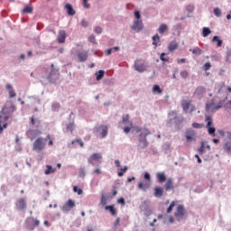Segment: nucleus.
Segmentation results:
<instances>
[{"label":"nucleus","mask_w":231,"mask_h":231,"mask_svg":"<svg viewBox=\"0 0 231 231\" xmlns=\"http://www.w3.org/2000/svg\"><path fill=\"white\" fill-rule=\"evenodd\" d=\"M15 109H16V106L14 105H12L8 108L5 107L3 111L0 113V134H3L4 129L7 128L8 125L6 121L13 115Z\"/></svg>","instance_id":"1"},{"label":"nucleus","mask_w":231,"mask_h":231,"mask_svg":"<svg viewBox=\"0 0 231 231\" xmlns=\"http://www.w3.org/2000/svg\"><path fill=\"white\" fill-rule=\"evenodd\" d=\"M135 132L141 133L139 134V146L141 148L144 149L148 146V142H147V136L151 134V132L146 129V128H135Z\"/></svg>","instance_id":"2"},{"label":"nucleus","mask_w":231,"mask_h":231,"mask_svg":"<svg viewBox=\"0 0 231 231\" xmlns=\"http://www.w3.org/2000/svg\"><path fill=\"white\" fill-rule=\"evenodd\" d=\"M173 216L176 220L180 221L187 217V210L182 204H179L176 206Z\"/></svg>","instance_id":"3"},{"label":"nucleus","mask_w":231,"mask_h":231,"mask_svg":"<svg viewBox=\"0 0 231 231\" xmlns=\"http://www.w3.org/2000/svg\"><path fill=\"white\" fill-rule=\"evenodd\" d=\"M45 146V140L42 137H39L33 143V150L36 152H41L44 150Z\"/></svg>","instance_id":"4"},{"label":"nucleus","mask_w":231,"mask_h":231,"mask_svg":"<svg viewBox=\"0 0 231 231\" xmlns=\"http://www.w3.org/2000/svg\"><path fill=\"white\" fill-rule=\"evenodd\" d=\"M185 138L188 143H192L197 141V133L191 129L189 128L185 132Z\"/></svg>","instance_id":"5"},{"label":"nucleus","mask_w":231,"mask_h":231,"mask_svg":"<svg viewBox=\"0 0 231 231\" xmlns=\"http://www.w3.org/2000/svg\"><path fill=\"white\" fill-rule=\"evenodd\" d=\"M206 122H207V128H208V134L212 136H216V128L212 127L213 125V119L210 116L206 117Z\"/></svg>","instance_id":"6"},{"label":"nucleus","mask_w":231,"mask_h":231,"mask_svg":"<svg viewBox=\"0 0 231 231\" xmlns=\"http://www.w3.org/2000/svg\"><path fill=\"white\" fill-rule=\"evenodd\" d=\"M191 103H192V100H189V101L184 100L181 102V107L185 113H187L189 110L190 112L195 111V106L191 105Z\"/></svg>","instance_id":"7"},{"label":"nucleus","mask_w":231,"mask_h":231,"mask_svg":"<svg viewBox=\"0 0 231 231\" xmlns=\"http://www.w3.org/2000/svg\"><path fill=\"white\" fill-rule=\"evenodd\" d=\"M102 156L99 153H94L91 155V157L88 159V162L92 165H94V162H97L101 163Z\"/></svg>","instance_id":"8"},{"label":"nucleus","mask_w":231,"mask_h":231,"mask_svg":"<svg viewBox=\"0 0 231 231\" xmlns=\"http://www.w3.org/2000/svg\"><path fill=\"white\" fill-rule=\"evenodd\" d=\"M143 29V23L142 21H135L134 22V25H132V30L139 32Z\"/></svg>","instance_id":"9"},{"label":"nucleus","mask_w":231,"mask_h":231,"mask_svg":"<svg viewBox=\"0 0 231 231\" xmlns=\"http://www.w3.org/2000/svg\"><path fill=\"white\" fill-rule=\"evenodd\" d=\"M164 188H165V190H166V191L174 189L173 179L168 178V179L166 180L165 184H164Z\"/></svg>","instance_id":"10"},{"label":"nucleus","mask_w":231,"mask_h":231,"mask_svg":"<svg viewBox=\"0 0 231 231\" xmlns=\"http://www.w3.org/2000/svg\"><path fill=\"white\" fill-rule=\"evenodd\" d=\"M15 206H16L17 209L23 210V209L26 208V207H27L26 200L23 198L19 199L17 200V202L15 203Z\"/></svg>","instance_id":"11"},{"label":"nucleus","mask_w":231,"mask_h":231,"mask_svg":"<svg viewBox=\"0 0 231 231\" xmlns=\"http://www.w3.org/2000/svg\"><path fill=\"white\" fill-rule=\"evenodd\" d=\"M76 206V203L72 199H69L68 202L62 207L63 211H69Z\"/></svg>","instance_id":"12"},{"label":"nucleus","mask_w":231,"mask_h":231,"mask_svg":"<svg viewBox=\"0 0 231 231\" xmlns=\"http://www.w3.org/2000/svg\"><path fill=\"white\" fill-rule=\"evenodd\" d=\"M221 107H222L221 103H219L217 106H215V104L213 102L206 105L207 111H209L210 109L212 111H217V110L220 109Z\"/></svg>","instance_id":"13"},{"label":"nucleus","mask_w":231,"mask_h":231,"mask_svg":"<svg viewBox=\"0 0 231 231\" xmlns=\"http://www.w3.org/2000/svg\"><path fill=\"white\" fill-rule=\"evenodd\" d=\"M67 38V33L65 31H60L59 32V36H58V42L59 43H64Z\"/></svg>","instance_id":"14"},{"label":"nucleus","mask_w":231,"mask_h":231,"mask_svg":"<svg viewBox=\"0 0 231 231\" xmlns=\"http://www.w3.org/2000/svg\"><path fill=\"white\" fill-rule=\"evenodd\" d=\"M157 180L159 183H163L167 180L166 175L164 172H157Z\"/></svg>","instance_id":"15"},{"label":"nucleus","mask_w":231,"mask_h":231,"mask_svg":"<svg viewBox=\"0 0 231 231\" xmlns=\"http://www.w3.org/2000/svg\"><path fill=\"white\" fill-rule=\"evenodd\" d=\"M151 186L150 182H139L137 187L144 191H146Z\"/></svg>","instance_id":"16"},{"label":"nucleus","mask_w":231,"mask_h":231,"mask_svg":"<svg viewBox=\"0 0 231 231\" xmlns=\"http://www.w3.org/2000/svg\"><path fill=\"white\" fill-rule=\"evenodd\" d=\"M88 53L87 51L80 52L78 54V58L81 62H84L88 60Z\"/></svg>","instance_id":"17"},{"label":"nucleus","mask_w":231,"mask_h":231,"mask_svg":"<svg viewBox=\"0 0 231 231\" xmlns=\"http://www.w3.org/2000/svg\"><path fill=\"white\" fill-rule=\"evenodd\" d=\"M6 89L8 90L9 96L11 98L16 97V93L14 92V90L13 89V87L10 84L6 85Z\"/></svg>","instance_id":"18"},{"label":"nucleus","mask_w":231,"mask_h":231,"mask_svg":"<svg viewBox=\"0 0 231 231\" xmlns=\"http://www.w3.org/2000/svg\"><path fill=\"white\" fill-rule=\"evenodd\" d=\"M153 189L155 190V193L153 194L155 197L160 198L163 195V188L155 187Z\"/></svg>","instance_id":"19"},{"label":"nucleus","mask_w":231,"mask_h":231,"mask_svg":"<svg viewBox=\"0 0 231 231\" xmlns=\"http://www.w3.org/2000/svg\"><path fill=\"white\" fill-rule=\"evenodd\" d=\"M205 93H206V88L203 87H198L194 91V94L197 96H201Z\"/></svg>","instance_id":"20"},{"label":"nucleus","mask_w":231,"mask_h":231,"mask_svg":"<svg viewBox=\"0 0 231 231\" xmlns=\"http://www.w3.org/2000/svg\"><path fill=\"white\" fill-rule=\"evenodd\" d=\"M65 8L67 9L68 11V14L71 16L75 15L76 14V12L75 10L73 9L72 5L68 4L66 5Z\"/></svg>","instance_id":"21"},{"label":"nucleus","mask_w":231,"mask_h":231,"mask_svg":"<svg viewBox=\"0 0 231 231\" xmlns=\"http://www.w3.org/2000/svg\"><path fill=\"white\" fill-rule=\"evenodd\" d=\"M105 209L110 211V214H112V216H116L117 213L116 209L115 208V206L113 205L105 207Z\"/></svg>","instance_id":"22"},{"label":"nucleus","mask_w":231,"mask_h":231,"mask_svg":"<svg viewBox=\"0 0 231 231\" xmlns=\"http://www.w3.org/2000/svg\"><path fill=\"white\" fill-rule=\"evenodd\" d=\"M177 49H178V43L176 42H171L169 46H168V50L170 51H173Z\"/></svg>","instance_id":"23"},{"label":"nucleus","mask_w":231,"mask_h":231,"mask_svg":"<svg viewBox=\"0 0 231 231\" xmlns=\"http://www.w3.org/2000/svg\"><path fill=\"white\" fill-rule=\"evenodd\" d=\"M135 70L139 72H143L146 70V68L143 64H138L137 62H135Z\"/></svg>","instance_id":"24"},{"label":"nucleus","mask_w":231,"mask_h":231,"mask_svg":"<svg viewBox=\"0 0 231 231\" xmlns=\"http://www.w3.org/2000/svg\"><path fill=\"white\" fill-rule=\"evenodd\" d=\"M167 31H168V26H167V24H161V25L159 26L158 32H159L160 34H164V32H167Z\"/></svg>","instance_id":"25"},{"label":"nucleus","mask_w":231,"mask_h":231,"mask_svg":"<svg viewBox=\"0 0 231 231\" xmlns=\"http://www.w3.org/2000/svg\"><path fill=\"white\" fill-rule=\"evenodd\" d=\"M212 33L211 30L208 27H204L202 29V36L204 38L208 37V35H210Z\"/></svg>","instance_id":"26"},{"label":"nucleus","mask_w":231,"mask_h":231,"mask_svg":"<svg viewBox=\"0 0 231 231\" xmlns=\"http://www.w3.org/2000/svg\"><path fill=\"white\" fill-rule=\"evenodd\" d=\"M223 148H224V151H226L228 153H231V141L225 143Z\"/></svg>","instance_id":"27"},{"label":"nucleus","mask_w":231,"mask_h":231,"mask_svg":"<svg viewBox=\"0 0 231 231\" xmlns=\"http://www.w3.org/2000/svg\"><path fill=\"white\" fill-rule=\"evenodd\" d=\"M217 42V47H221L223 44V41L219 40L218 36H215L212 38V42Z\"/></svg>","instance_id":"28"},{"label":"nucleus","mask_w":231,"mask_h":231,"mask_svg":"<svg viewBox=\"0 0 231 231\" xmlns=\"http://www.w3.org/2000/svg\"><path fill=\"white\" fill-rule=\"evenodd\" d=\"M189 51H191L195 55H201L202 54V50L199 47H196L192 50H189Z\"/></svg>","instance_id":"29"},{"label":"nucleus","mask_w":231,"mask_h":231,"mask_svg":"<svg viewBox=\"0 0 231 231\" xmlns=\"http://www.w3.org/2000/svg\"><path fill=\"white\" fill-rule=\"evenodd\" d=\"M152 40L153 41V42L152 44H153V46H155V48L158 46V42H160V37L158 34H156L155 36H153V38H152Z\"/></svg>","instance_id":"30"},{"label":"nucleus","mask_w":231,"mask_h":231,"mask_svg":"<svg viewBox=\"0 0 231 231\" xmlns=\"http://www.w3.org/2000/svg\"><path fill=\"white\" fill-rule=\"evenodd\" d=\"M119 50H120L119 47H115V48H112V49H108V50H106V51H105V54L111 55L112 52L118 51Z\"/></svg>","instance_id":"31"},{"label":"nucleus","mask_w":231,"mask_h":231,"mask_svg":"<svg viewBox=\"0 0 231 231\" xmlns=\"http://www.w3.org/2000/svg\"><path fill=\"white\" fill-rule=\"evenodd\" d=\"M176 206V202L175 201H171V204H170V206L167 208V209H166V213L167 214H170L171 211H172V209H173V208Z\"/></svg>","instance_id":"32"},{"label":"nucleus","mask_w":231,"mask_h":231,"mask_svg":"<svg viewBox=\"0 0 231 231\" xmlns=\"http://www.w3.org/2000/svg\"><path fill=\"white\" fill-rule=\"evenodd\" d=\"M180 76L181 79H186L189 78V73L187 70H182V71L180 72Z\"/></svg>","instance_id":"33"},{"label":"nucleus","mask_w":231,"mask_h":231,"mask_svg":"<svg viewBox=\"0 0 231 231\" xmlns=\"http://www.w3.org/2000/svg\"><path fill=\"white\" fill-rule=\"evenodd\" d=\"M46 167H47V169L44 171V173L46 175H49L50 173L55 172V170L51 165H47Z\"/></svg>","instance_id":"34"},{"label":"nucleus","mask_w":231,"mask_h":231,"mask_svg":"<svg viewBox=\"0 0 231 231\" xmlns=\"http://www.w3.org/2000/svg\"><path fill=\"white\" fill-rule=\"evenodd\" d=\"M152 91H153V93H158V94L162 93V89L158 85L153 86V88L152 89Z\"/></svg>","instance_id":"35"},{"label":"nucleus","mask_w":231,"mask_h":231,"mask_svg":"<svg viewBox=\"0 0 231 231\" xmlns=\"http://www.w3.org/2000/svg\"><path fill=\"white\" fill-rule=\"evenodd\" d=\"M96 75H97V79L101 80L105 76V71L104 70H99V71L97 72Z\"/></svg>","instance_id":"36"},{"label":"nucleus","mask_w":231,"mask_h":231,"mask_svg":"<svg viewBox=\"0 0 231 231\" xmlns=\"http://www.w3.org/2000/svg\"><path fill=\"white\" fill-rule=\"evenodd\" d=\"M33 12V8L32 6H26L23 10V14H32Z\"/></svg>","instance_id":"37"},{"label":"nucleus","mask_w":231,"mask_h":231,"mask_svg":"<svg viewBox=\"0 0 231 231\" xmlns=\"http://www.w3.org/2000/svg\"><path fill=\"white\" fill-rule=\"evenodd\" d=\"M226 62L230 63L231 64V51H226Z\"/></svg>","instance_id":"38"},{"label":"nucleus","mask_w":231,"mask_h":231,"mask_svg":"<svg viewBox=\"0 0 231 231\" xmlns=\"http://www.w3.org/2000/svg\"><path fill=\"white\" fill-rule=\"evenodd\" d=\"M214 14L217 16V17H220L221 14H222V12L219 8H215L214 9Z\"/></svg>","instance_id":"39"},{"label":"nucleus","mask_w":231,"mask_h":231,"mask_svg":"<svg viewBox=\"0 0 231 231\" xmlns=\"http://www.w3.org/2000/svg\"><path fill=\"white\" fill-rule=\"evenodd\" d=\"M107 135V126L103 127L101 130V136L106 137Z\"/></svg>","instance_id":"40"},{"label":"nucleus","mask_w":231,"mask_h":231,"mask_svg":"<svg viewBox=\"0 0 231 231\" xmlns=\"http://www.w3.org/2000/svg\"><path fill=\"white\" fill-rule=\"evenodd\" d=\"M192 127H193V128H196V129H199V128H203L204 125H201V124H199V123H193V124H192Z\"/></svg>","instance_id":"41"},{"label":"nucleus","mask_w":231,"mask_h":231,"mask_svg":"<svg viewBox=\"0 0 231 231\" xmlns=\"http://www.w3.org/2000/svg\"><path fill=\"white\" fill-rule=\"evenodd\" d=\"M129 115H125V116H123V123L124 124H127V123H129Z\"/></svg>","instance_id":"42"},{"label":"nucleus","mask_w":231,"mask_h":231,"mask_svg":"<svg viewBox=\"0 0 231 231\" xmlns=\"http://www.w3.org/2000/svg\"><path fill=\"white\" fill-rule=\"evenodd\" d=\"M165 56H166L165 53H162V54L160 55V60H161L162 61H163V62H169V60L164 58Z\"/></svg>","instance_id":"43"},{"label":"nucleus","mask_w":231,"mask_h":231,"mask_svg":"<svg viewBox=\"0 0 231 231\" xmlns=\"http://www.w3.org/2000/svg\"><path fill=\"white\" fill-rule=\"evenodd\" d=\"M73 190L75 192H78L79 195H81L83 193V190L81 189H79L77 186L73 188Z\"/></svg>","instance_id":"44"},{"label":"nucleus","mask_w":231,"mask_h":231,"mask_svg":"<svg viewBox=\"0 0 231 231\" xmlns=\"http://www.w3.org/2000/svg\"><path fill=\"white\" fill-rule=\"evenodd\" d=\"M75 143H78L80 144L81 147H84V143L82 142L81 139H77L75 141L72 142V143L74 144Z\"/></svg>","instance_id":"45"},{"label":"nucleus","mask_w":231,"mask_h":231,"mask_svg":"<svg viewBox=\"0 0 231 231\" xmlns=\"http://www.w3.org/2000/svg\"><path fill=\"white\" fill-rule=\"evenodd\" d=\"M211 68V64L209 62H207L204 64V70L207 71L208 69H210Z\"/></svg>","instance_id":"46"},{"label":"nucleus","mask_w":231,"mask_h":231,"mask_svg":"<svg viewBox=\"0 0 231 231\" xmlns=\"http://www.w3.org/2000/svg\"><path fill=\"white\" fill-rule=\"evenodd\" d=\"M47 140H50V142H49L50 146L53 145V140L51 138L50 134L47 135V138L44 140V142Z\"/></svg>","instance_id":"47"},{"label":"nucleus","mask_w":231,"mask_h":231,"mask_svg":"<svg viewBox=\"0 0 231 231\" xmlns=\"http://www.w3.org/2000/svg\"><path fill=\"white\" fill-rule=\"evenodd\" d=\"M199 154H203L204 153V152H205V146H204V144H202L200 147H199Z\"/></svg>","instance_id":"48"},{"label":"nucleus","mask_w":231,"mask_h":231,"mask_svg":"<svg viewBox=\"0 0 231 231\" xmlns=\"http://www.w3.org/2000/svg\"><path fill=\"white\" fill-rule=\"evenodd\" d=\"M88 2V0H83V5L87 9H88L90 7V5Z\"/></svg>","instance_id":"49"},{"label":"nucleus","mask_w":231,"mask_h":231,"mask_svg":"<svg viewBox=\"0 0 231 231\" xmlns=\"http://www.w3.org/2000/svg\"><path fill=\"white\" fill-rule=\"evenodd\" d=\"M117 203H119V204L125 206V200L124 198H121V199H117Z\"/></svg>","instance_id":"50"},{"label":"nucleus","mask_w":231,"mask_h":231,"mask_svg":"<svg viewBox=\"0 0 231 231\" xmlns=\"http://www.w3.org/2000/svg\"><path fill=\"white\" fill-rule=\"evenodd\" d=\"M144 178L146 179V180H148V182L151 181V175H150V173H148V172L144 173Z\"/></svg>","instance_id":"51"},{"label":"nucleus","mask_w":231,"mask_h":231,"mask_svg":"<svg viewBox=\"0 0 231 231\" xmlns=\"http://www.w3.org/2000/svg\"><path fill=\"white\" fill-rule=\"evenodd\" d=\"M81 25L86 28V27H88V23L86 20H82Z\"/></svg>","instance_id":"52"},{"label":"nucleus","mask_w":231,"mask_h":231,"mask_svg":"<svg viewBox=\"0 0 231 231\" xmlns=\"http://www.w3.org/2000/svg\"><path fill=\"white\" fill-rule=\"evenodd\" d=\"M53 71H54V65L51 64V74L48 76V79H49L52 77Z\"/></svg>","instance_id":"53"},{"label":"nucleus","mask_w":231,"mask_h":231,"mask_svg":"<svg viewBox=\"0 0 231 231\" xmlns=\"http://www.w3.org/2000/svg\"><path fill=\"white\" fill-rule=\"evenodd\" d=\"M95 32L97 33V34H100L102 32V28L101 27H97L95 29Z\"/></svg>","instance_id":"54"},{"label":"nucleus","mask_w":231,"mask_h":231,"mask_svg":"<svg viewBox=\"0 0 231 231\" xmlns=\"http://www.w3.org/2000/svg\"><path fill=\"white\" fill-rule=\"evenodd\" d=\"M134 15H135V18H136L137 20H139V19L141 18V14H140V12H138V11H135Z\"/></svg>","instance_id":"55"},{"label":"nucleus","mask_w":231,"mask_h":231,"mask_svg":"<svg viewBox=\"0 0 231 231\" xmlns=\"http://www.w3.org/2000/svg\"><path fill=\"white\" fill-rule=\"evenodd\" d=\"M89 42L92 43H96V37L95 36H90L89 37Z\"/></svg>","instance_id":"56"},{"label":"nucleus","mask_w":231,"mask_h":231,"mask_svg":"<svg viewBox=\"0 0 231 231\" xmlns=\"http://www.w3.org/2000/svg\"><path fill=\"white\" fill-rule=\"evenodd\" d=\"M185 62H186V59L177 60V63H179V64L185 63Z\"/></svg>","instance_id":"57"},{"label":"nucleus","mask_w":231,"mask_h":231,"mask_svg":"<svg viewBox=\"0 0 231 231\" xmlns=\"http://www.w3.org/2000/svg\"><path fill=\"white\" fill-rule=\"evenodd\" d=\"M73 126H74V124H69V125H68V129L72 132V131H73Z\"/></svg>","instance_id":"58"},{"label":"nucleus","mask_w":231,"mask_h":231,"mask_svg":"<svg viewBox=\"0 0 231 231\" xmlns=\"http://www.w3.org/2000/svg\"><path fill=\"white\" fill-rule=\"evenodd\" d=\"M120 224V218L117 217V219H116V222L114 223V226H118Z\"/></svg>","instance_id":"59"},{"label":"nucleus","mask_w":231,"mask_h":231,"mask_svg":"<svg viewBox=\"0 0 231 231\" xmlns=\"http://www.w3.org/2000/svg\"><path fill=\"white\" fill-rule=\"evenodd\" d=\"M33 223L35 226H38L40 225V221L38 219H34Z\"/></svg>","instance_id":"60"},{"label":"nucleus","mask_w":231,"mask_h":231,"mask_svg":"<svg viewBox=\"0 0 231 231\" xmlns=\"http://www.w3.org/2000/svg\"><path fill=\"white\" fill-rule=\"evenodd\" d=\"M124 131H125V133L128 134V133H130L131 128L130 127H125Z\"/></svg>","instance_id":"61"},{"label":"nucleus","mask_w":231,"mask_h":231,"mask_svg":"<svg viewBox=\"0 0 231 231\" xmlns=\"http://www.w3.org/2000/svg\"><path fill=\"white\" fill-rule=\"evenodd\" d=\"M128 170V167L127 166H125L124 168H121V171L122 172H126Z\"/></svg>","instance_id":"62"},{"label":"nucleus","mask_w":231,"mask_h":231,"mask_svg":"<svg viewBox=\"0 0 231 231\" xmlns=\"http://www.w3.org/2000/svg\"><path fill=\"white\" fill-rule=\"evenodd\" d=\"M115 163L117 168L121 167L120 162L118 160H116Z\"/></svg>","instance_id":"63"},{"label":"nucleus","mask_w":231,"mask_h":231,"mask_svg":"<svg viewBox=\"0 0 231 231\" xmlns=\"http://www.w3.org/2000/svg\"><path fill=\"white\" fill-rule=\"evenodd\" d=\"M226 137H227L229 140H231V133H230V132H227V133H226Z\"/></svg>","instance_id":"64"}]
</instances>
